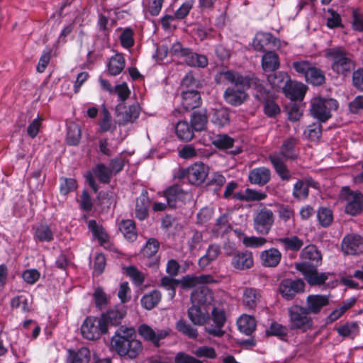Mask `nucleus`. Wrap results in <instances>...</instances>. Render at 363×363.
Here are the masks:
<instances>
[{
	"label": "nucleus",
	"mask_w": 363,
	"mask_h": 363,
	"mask_svg": "<svg viewBox=\"0 0 363 363\" xmlns=\"http://www.w3.org/2000/svg\"><path fill=\"white\" fill-rule=\"evenodd\" d=\"M140 108L138 104L129 106L123 112L118 113V123L120 125H126L133 123L140 115Z\"/></svg>",
	"instance_id": "28"
},
{
	"label": "nucleus",
	"mask_w": 363,
	"mask_h": 363,
	"mask_svg": "<svg viewBox=\"0 0 363 363\" xmlns=\"http://www.w3.org/2000/svg\"><path fill=\"white\" fill-rule=\"evenodd\" d=\"M187 315L194 325H203L210 320L209 308L206 306L192 304L187 311Z\"/></svg>",
	"instance_id": "16"
},
{
	"label": "nucleus",
	"mask_w": 363,
	"mask_h": 363,
	"mask_svg": "<svg viewBox=\"0 0 363 363\" xmlns=\"http://www.w3.org/2000/svg\"><path fill=\"white\" fill-rule=\"evenodd\" d=\"M356 302L355 298H350L344 301L340 307L335 309L328 317L329 322L337 320L349 308L354 306Z\"/></svg>",
	"instance_id": "46"
},
{
	"label": "nucleus",
	"mask_w": 363,
	"mask_h": 363,
	"mask_svg": "<svg viewBox=\"0 0 363 363\" xmlns=\"http://www.w3.org/2000/svg\"><path fill=\"white\" fill-rule=\"evenodd\" d=\"M329 303V298L325 295H309L306 298V309L309 313L318 314Z\"/></svg>",
	"instance_id": "22"
},
{
	"label": "nucleus",
	"mask_w": 363,
	"mask_h": 363,
	"mask_svg": "<svg viewBox=\"0 0 363 363\" xmlns=\"http://www.w3.org/2000/svg\"><path fill=\"white\" fill-rule=\"evenodd\" d=\"M363 240L357 234H349L342 240V249L345 254L356 255L362 252Z\"/></svg>",
	"instance_id": "17"
},
{
	"label": "nucleus",
	"mask_w": 363,
	"mask_h": 363,
	"mask_svg": "<svg viewBox=\"0 0 363 363\" xmlns=\"http://www.w3.org/2000/svg\"><path fill=\"white\" fill-rule=\"evenodd\" d=\"M67 363H89L90 352L86 347H82L77 352L68 350Z\"/></svg>",
	"instance_id": "40"
},
{
	"label": "nucleus",
	"mask_w": 363,
	"mask_h": 363,
	"mask_svg": "<svg viewBox=\"0 0 363 363\" xmlns=\"http://www.w3.org/2000/svg\"><path fill=\"white\" fill-rule=\"evenodd\" d=\"M147 199L145 196L140 197L136 200L135 216L139 220H145L148 216Z\"/></svg>",
	"instance_id": "58"
},
{
	"label": "nucleus",
	"mask_w": 363,
	"mask_h": 363,
	"mask_svg": "<svg viewBox=\"0 0 363 363\" xmlns=\"http://www.w3.org/2000/svg\"><path fill=\"white\" fill-rule=\"evenodd\" d=\"M94 301L96 306L101 310L106 308L108 303V297L104 290L98 287L95 289L93 294Z\"/></svg>",
	"instance_id": "59"
},
{
	"label": "nucleus",
	"mask_w": 363,
	"mask_h": 363,
	"mask_svg": "<svg viewBox=\"0 0 363 363\" xmlns=\"http://www.w3.org/2000/svg\"><path fill=\"white\" fill-rule=\"evenodd\" d=\"M218 84L229 82L235 86H242L243 89H252L254 96L259 101H265L271 98V94L264 86L263 82L257 77L248 78L238 72L226 70L219 72L215 77Z\"/></svg>",
	"instance_id": "3"
},
{
	"label": "nucleus",
	"mask_w": 363,
	"mask_h": 363,
	"mask_svg": "<svg viewBox=\"0 0 363 363\" xmlns=\"http://www.w3.org/2000/svg\"><path fill=\"white\" fill-rule=\"evenodd\" d=\"M301 257L303 259H308L315 262L316 263L320 262L322 259L320 252L317 247L313 245L305 247L301 252Z\"/></svg>",
	"instance_id": "54"
},
{
	"label": "nucleus",
	"mask_w": 363,
	"mask_h": 363,
	"mask_svg": "<svg viewBox=\"0 0 363 363\" xmlns=\"http://www.w3.org/2000/svg\"><path fill=\"white\" fill-rule=\"evenodd\" d=\"M108 330L107 324L101 316L87 317L81 326L82 336L89 340H98Z\"/></svg>",
	"instance_id": "8"
},
{
	"label": "nucleus",
	"mask_w": 363,
	"mask_h": 363,
	"mask_svg": "<svg viewBox=\"0 0 363 363\" xmlns=\"http://www.w3.org/2000/svg\"><path fill=\"white\" fill-rule=\"evenodd\" d=\"M119 229L127 240L133 241L137 238L135 223L132 220H122Z\"/></svg>",
	"instance_id": "44"
},
{
	"label": "nucleus",
	"mask_w": 363,
	"mask_h": 363,
	"mask_svg": "<svg viewBox=\"0 0 363 363\" xmlns=\"http://www.w3.org/2000/svg\"><path fill=\"white\" fill-rule=\"evenodd\" d=\"M126 314L125 307L123 305L114 306L101 315V318L104 323L112 325H118L121 323Z\"/></svg>",
	"instance_id": "18"
},
{
	"label": "nucleus",
	"mask_w": 363,
	"mask_h": 363,
	"mask_svg": "<svg viewBox=\"0 0 363 363\" xmlns=\"http://www.w3.org/2000/svg\"><path fill=\"white\" fill-rule=\"evenodd\" d=\"M275 241L281 244L286 251L298 252L303 246V241L296 235L277 238Z\"/></svg>",
	"instance_id": "31"
},
{
	"label": "nucleus",
	"mask_w": 363,
	"mask_h": 363,
	"mask_svg": "<svg viewBox=\"0 0 363 363\" xmlns=\"http://www.w3.org/2000/svg\"><path fill=\"white\" fill-rule=\"evenodd\" d=\"M230 228L229 216L224 213L216 219L213 230L219 235L227 233Z\"/></svg>",
	"instance_id": "52"
},
{
	"label": "nucleus",
	"mask_w": 363,
	"mask_h": 363,
	"mask_svg": "<svg viewBox=\"0 0 363 363\" xmlns=\"http://www.w3.org/2000/svg\"><path fill=\"white\" fill-rule=\"evenodd\" d=\"M267 81L274 88H281L288 84L289 76L284 72H278L267 76Z\"/></svg>",
	"instance_id": "50"
},
{
	"label": "nucleus",
	"mask_w": 363,
	"mask_h": 363,
	"mask_svg": "<svg viewBox=\"0 0 363 363\" xmlns=\"http://www.w3.org/2000/svg\"><path fill=\"white\" fill-rule=\"evenodd\" d=\"M317 216L320 224L323 227L330 225L333 218L332 211L327 208H320Z\"/></svg>",
	"instance_id": "62"
},
{
	"label": "nucleus",
	"mask_w": 363,
	"mask_h": 363,
	"mask_svg": "<svg viewBox=\"0 0 363 363\" xmlns=\"http://www.w3.org/2000/svg\"><path fill=\"white\" fill-rule=\"evenodd\" d=\"M316 187V183L312 179L298 180L293 189V196L298 199H305L308 196V187Z\"/></svg>",
	"instance_id": "30"
},
{
	"label": "nucleus",
	"mask_w": 363,
	"mask_h": 363,
	"mask_svg": "<svg viewBox=\"0 0 363 363\" xmlns=\"http://www.w3.org/2000/svg\"><path fill=\"white\" fill-rule=\"evenodd\" d=\"M345 199L347 202L345 212L355 216L363 211V194L359 191H351L348 188L343 189Z\"/></svg>",
	"instance_id": "12"
},
{
	"label": "nucleus",
	"mask_w": 363,
	"mask_h": 363,
	"mask_svg": "<svg viewBox=\"0 0 363 363\" xmlns=\"http://www.w3.org/2000/svg\"><path fill=\"white\" fill-rule=\"evenodd\" d=\"M208 174V167L202 162H195L188 168L180 169L175 177L179 179H186L194 185L202 184Z\"/></svg>",
	"instance_id": "7"
},
{
	"label": "nucleus",
	"mask_w": 363,
	"mask_h": 363,
	"mask_svg": "<svg viewBox=\"0 0 363 363\" xmlns=\"http://www.w3.org/2000/svg\"><path fill=\"white\" fill-rule=\"evenodd\" d=\"M162 294L158 290H152L145 294L141 298V305L145 309L151 310L155 308L160 301Z\"/></svg>",
	"instance_id": "41"
},
{
	"label": "nucleus",
	"mask_w": 363,
	"mask_h": 363,
	"mask_svg": "<svg viewBox=\"0 0 363 363\" xmlns=\"http://www.w3.org/2000/svg\"><path fill=\"white\" fill-rule=\"evenodd\" d=\"M269 158L275 172L282 181L288 182L291 179L292 174L280 155L272 154L269 155Z\"/></svg>",
	"instance_id": "24"
},
{
	"label": "nucleus",
	"mask_w": 363,
	"mask_h": 363,
	"mask_svg": "<svg viewBox=\"0 0 363 363\" xmlns=\"http://www.w3.org/2000/svg\"><path fill=\"white\" fill-rule=\"evenodd\" d=\"M274 40L271 33L259 32L256 34L252 42V46L257 51H263Z\"/></svg>",
	"instance_id": "42"
},
{
	"label": "nucleus",
	"mask_w": 363,
	"mask_h": 363,
	"mask_svg": "<svg viewBox=\"0 0 363 363\" xmlns=\"http://www.w3.org/2000/svg\"><path fill=\"white\" fill-rule=\"evenodd\" d=\"M284 91L291 100H301L306 92V87L302 83L290 82L284 86Z\"/></svg>",
	"instance_id": "29"
},
{
	"label": "nucleus",
	"mask_w": 363,
	"mask_h": 363,
	"mask_svg": "<svg viewBox=\"0 0 363 363\" xmlns=\"http://www.w3.org/2000/svg\"><path fill=\"white\" fill-rule=\"evenodd\" d=\"M308 83L315 86H320L325 82V73L319 68L312 66L306 77Z\"/></svg>",
	"instance_id": "45"
},
{
	"label": "nucleus",
	"mask_w": 363,
	"mask_h": 363,
	"mask_svg": "<svg viewBox=\"0 0 363 363\" xmlns=\"http://www.w3.org/2000/svg\"><path fill=\"white\" fill-rule=\"evenodd\" d=\"M183 61L191 67H205L208 65V59L205 55H199L188 49Z\"/></svg>",
	"instance_id": "37"
},
{
	"label": "nucleus",
	"mask_w": 363,
	"mask_h": 363,
	"mask_svg": "<svg viewBox=\"0 0 363 363\" xmlns=\"http://www.w3.org/2000/svg\"><path fill=\"white\" fill-rule=\"evenodd\" d=\"M116 125L112 121V117L108 111L104 108L102 111V118L99 121V131L101 133L110 131L114 132Z\"/></svg>",
	"instance_id": "51"
},
{
	"label": "nucleus",
	"mask_w": 363,
	"mask_h": 363,
	"mask_svg": "<svg viewBox=\"0 0 363 363\" xmlns=\"http://www.w3.org/2000/svg\"><path fill=\"white\" fill-rule=\"evenodd\" d=\"M277 208L278 217L281 221L284 223L294 221L295 211L292 206L286 204H278Z\"/></svg>",
	"instance_id": "48"
},
{
	"label": "nucleus",
	"mask_w": 363,
	"mask_h": 363,
	"mask_svg": "<svg viewBox=\"0 0 363 363\" xmlns=\"http://www.w3.org/2000/svg\"><path fill=\"white\" fill-rule=\"evenodd\" d=\"M159 247V242L156 239L150 238L147 241L142 252L144 256L151 257L157 252Z\"/></svg>",
	"instance_id": "63"
},
{
	"label": "nucleus",
	"mask_w": 363,
	"mask_h": 363,
	"mask_svg": "<svg viewBox=\"0 0 363 363\" xmlns=\"http://www.w3.org/2000/svg\"><path fill=\"white\" fill-rule=\"evenodd\" d=\"M81 139V129L79 125L72 123L69 125L67 133V141L71 145H77Z\"/></svg>",
	"instance_id": "57"
},
{
	"label": "nucleus",
	"mask_w": 363,
	"mask_h": 363,
	"mask_svg": "<svg viewBox=\"0 0 363 363\" xmlns=\"http://www.w3.org/2000/svg\"><path fill=\"white\" fill-rule=\"evenodd\" d=\"M208 117L206 110L193 112L191 117V125L194 131H202L206 128Z\"/></svg>",
	"instance_id": "36"
},
{
	"label": "nucleus",
	"mask_w": 363,
	"mask_h": 363,
	"mask_svg": "<svg viewBox=\"0 0 363 363\" xmlns=\"http://www.w3.org/2000/svg\"><path fill=\"white\" fill-rule=\"evenodd\" d=\"M211 316L216 326H206L205 331L214 337H222L225 331L222 329L226 322V314L223 308L213 307L211 311Z\"/></svg>",
	"instance_id": "14"
},
{
	"label": "nucleus",
	"mask_w": 363,
	"mask_h": 363,
	"mask_svg": "<svg viewBox=\"0 0 363 363\" xmlns=\"http://www.w3.org/2000/svg\"><path fill=\"white\" fill-rule=\"evenodd\" d=\"M325 56L331 63V69L339 74L347 75L354 68L351 55L342 48H330Z\"/></svg>",
	"instance_id": "4"
},
{
	"label": "nucleus",
	"mask_w": 363,
	"mask_h": 363,
	"mask_svg": "<svg viewBox=\"0 0 363 363\" xmlns=\"http://www.w3.org/2000/svg\"><path fill=\"white\" fill-rule=\"evenodd\" d=\"M179 281L169 277H164L161 279V286L169 291V296L172 299L176 294L175 288Z\"/></svg>",
	"instance_id": "61"
},
{
	"label": "nucleus",
	"mask_w": 363,
	"mask_h": 363,
	"mask_svg": "<svg viewBox=\"0 0 363 363\" xmlns=\"http://www.w3.org/2000/svg\"><path fill=\"white\" fill-rule=\"evenodd\" d=\"M176 329L191 339H196L199 335L197 329L183 319L176 323Z\"/></svg>",
	"instance_id": "47"
},
{
	"label": "nucleus",
	"mask_w": 363,
	"mask_h": 363,
	"mask_svg": "<svg viewBox=\"0 0 363 363\" xmlns=\"http://www.w3.org/2000/svg\"><path fill=\"white\" fill-rule=\"evenodd\" d=\"M267 240L263 237L245 236L242 238V243L247 247H259L264 245Z\"/></svg>",
	"instance_id": "64"
},
{
	"label": "nucleus",
	"mask_w": 363,
	"mask_h": 363,
	"mask_svg": "<svg viewBox=\"0 0 363 363\" xmlns=\"http://www.w3.org/2000/svg\"><path fill=\"white\" fill-rule=\"evenodd\" d=\"M34 240L39 242H51L54 239V234L50 228L46 224L36 226L33 235Z\"/></svg>",
	"instance_id": "39"
},
{
	"label": "nucleus",
	"mask_w": 363,
	"mask_h": 363,
	"mask_svg": "<svg viewBox=\"0 0 363 363\" xmlns=\"http://www.w3.org/2000/svg\"><path fill=\"white\" fill-rule=\"evenodd\" d=\"M281 257V252L275 247L265 250L259 255L261 264L266 267H277L280 263Z\"/></svg>",
	"instance_id": "20"
},
{
	"label": "nucleus",
	"mask_w": 363,
	"mask_h": 363,
	"mask_svg": "<svg viewBox=\"0 0 363 363\" xmlns=\"http://www.w3.org/2000/svg\"><path fill=\"white\" fill-rule=\"evenodd\" d=\"M164 0H145L143 2V10L152 16L160 14Z\"/></svg>",
	"instance_id": "49"
},
{
	"label": "nucleus",
	"mask_w": 363,
	"mask_h": 363,
	"mask_svg": "<svg viewBox=\"0 0 363 363\" xmlns=\"http://www.w3.org/2000/svg\"><path fill=\"white\" fill-rule=\"evenodd\" d=\"M212 144L219 149H229L233 146L234 139L228 135L220 134L212 139Z\"/></svg>",
	"instance_id": "55"
},
{
	"label": "nucleus",
	"mask_w": 363,
	"mask_h": 363,
	"mask_svg": "<svg viewBox=\"0 0 363 363\" xmlns=\"http://www.w3.org/2000/svg\"><path fill=\"white\" fill-rule=\"evenodd\" d=\"M274 220L275 216L272 210L265 207L261 208L255 214L253 218L254 229L257 233L267 235L271 231Z\"/></svg>",
	"instance_id": "9"
},
{
	"label": "nucleus",
	"mask_w": 363,
	"mask_h": 363,
	"mask_svg": "<svg viewBox=\"0 0 363 363\" xmlns=\"http://www.w3.org/2000/svg\"><path fill=\"white\" fill-rule=\"evenodd\" d=\"M215 280L211 275L201 274L199 276H185L181 279V285L184 289L196 287L191 294L192 304L206 306L209 308L214 301L213 291L204 284L213 283Z\"/></svg>",
	"instance_id": "2"
},
{
	"label": "nucleus",
	"mask_w": 363,
	"mask_h": 363,
	"mask_svg": "<svg viewBox=\"0 0 363 363\" xmlns=\"http://www.w3.org/2000/svg\"><path fill=\"white\" fill-rule=\"evenodd\" d=\"M239 330L245 334L251 335L256 328V320L252 315L243 314L237 320Z\"/></svg>",
	"instance_id": "34"
},
{
	"label": "nucleus",
	"mask_w": 363,
	"mask_h": 363,
	"mask_svg": "<svg viewBox=\"0 0 363 363\" xmlns=\"http://www.w3.org/2000/svg\"><path fill=\"white\" fill-rule=\"evenodd\" d=\"M88 228L99 242L103 245L108 241V235L105 231L103 226L97 223L95 220H90L88 222Z\"/></svg>",
	"instance_id": "38"
},
{
	"label": "nucleus",
	"mask_w": 363,
	"mask_h": 363,
	"mask_svg": "<svg viewBox=\"0 0 363 363\" xmlns=\"http://www.w3.org/2000/svg\"><path fill=\"white\" fill-rule=\"evenodd\" d=\"M111 345L118 354L130 359L137 357L143 351L142 342L135 338V330L132 327L118 328L111 337Z\"/></svg>",
	"instance_id": "1"
},
{
	"label": "nucleus",
	"mask_w": 363,
	"mask_h": 363,
	"mask_svg": "<svg viewBox=\"0 0 363 363\" xmlns=\"http://www.w3.org/2000/svg\"><path fill=\"white\" fill-rule=\"evenodd\" d=\"M94 176H95L101 183L108 184L111 181L112 174L111 170L109 169L104 164H98L86 175V179L89 186L96 193L99 189V186L96 184Z\"/></svg>",
	"instance_id": "10"
},
{
	"label": "nucleus",
	"mask_w": 363,
	"mask_h": 363,
	"mask_svg": "<svg viewBox=\"0 0 363 363\" xmlns=\"http://www.w3.org/2000/svg\"><path fill=\"white\" fill-rule=\"evenodd\" d=\"M296 268L304 276V278L310 285H320L325 283L328 279L325 273H318L315 266L303 262L296 264Z\"/></svg>",
	"instance_id": "11"
},
{
	"label": "nucleus",
	"mask_w": 363,
	"mask_h": 363,
	"mask_svg": "<svg viewBox=\"0 0 363 363\" xmlns=\"http://www.w3.org/2000/svg\"><path fill=\"white\" fill-rule=\"evenodd\" d=\"M261 64L264 72L275 71L280 66L279 55L273 51L267 52L262 57Z\"/></svg>",
	"instance_id": "32"
},
{
	"label": "nucleus",
	"mask_w": 363,
	"mask_h": 363,
	"mask_svg": "<svg viewBox=\"0 0 363 363\" xmlns=\"http://www.w3.org/2000/svg\"><path fill=\"white\" fill-rule=\"evenodd\" d=\"M338 107L335 99L315 97L311 101L310 111L313 117L320 122H325L331 118V112Z\"/></svg>",
	"instance_id": "6"
},
{
	"label": "nucleus",
	"mask_w": 363,
	"mask_h": 363,
	"mask_svg": "<svg viewBox=\"0 0 363 363\" xmlns=\"http://www.w3.org/2000/svg\"><path fill=\"white\" fill-rule=\"evenodd\" d=\"M359 326L356 323H347L337 328L339 335L353 339L358 333Z\"/></svg>",
	"instance_id": "53"
},
{
	"label": "nucleus",
	"mask_w": 363,
	"mask_h": 363,
	"mask_svg": "<svg viewBox=\"0 0 363 363\" xmlns=\"http://www.w3.org/2000/svg\"><path fill=\"white\" fill-rule=\"evenodd\" d=\"M271 178L270 170L264 167H257L252 169L248 175L249 182L252 184L264 186L267 184Z\"/></svg>",
	"instance_id": "21"
},
{
	"label": "nucleus",
	"mask_w": 363,
	"mask_h": 363,
	"mask_svg": "<svg viewBox=\"0 0 363 363\" xmlns=\"http://www.w3.org/2000/svg\"><path fill=\"white\" fill-rule=\"evenodd\" d=\"M261 294L259 290L254 288H247L243 291L242 303L249 308L254 309L259 302Z\"/></svg>",
	"instance_id": "33"
},
{
	"label": "nucleus",
	"mask_w": 363,
	"mask_h": 363,
	"mask_svg": "<svg viewBox=\"0 0 363 363\" xmlns=\"http://www.w3.org/2000/svg\"><path fill=\"white\" fill-rule=\"evenodd\" d=\"M239 87H228L225 91L224 99L232 106H240L247 99L248 96L245 91V89L242 86Z\"/></svg>",
	"instance_id": "19"
},
{
	"label": "nucleus",
	"mask_w": 363,
	"mask_h": 363,
	"mask_svg": "<svg viewBox=\"0 0 363 363\" xmlns=\"http://www.w3.org/2000/svg\"><path fill=\"white\" fill-rule=\"evenodd\" d=\"M125 66L124 57L121 53H116L111 57L108 63V72L112 76L118 75Z\"/></svg>",
	"instance_id": "35"
},
{
	"label": "nucleus",
	"mask_w": 363,
	"mask_h": 363,
	"mask_svg": "<svg viewBox=\"0 0 363 363\" xmlns=\"http://www.w3.org/2000/svg\"><path fill=\"white\" fill-rule=\"evenodd\" d=\"M229 113L227 109L216 110L212 116V122L219 128L224 127L229 123Z\"/></svg>",
	"instance_id": "56"
},
{
	"label": "nucleus",
	"mask_w": 363,
	"mask_h": 363,
	"mask_svg": "<svg viewBox=\"0 0 363 363\" xmlns=\"http://www.w3.org/2000/svg\"><path fill=\"white\" fill-rule=\"evenodd\" d=\"M298 139L289 138L285 140L281 145L279 155L283 159L294 160L298 156V150L296 147Z\"/></svg>",
	"instance_id": "23"
},
{
	"label": "nucleus",
	"mask_w": 363,
	"mask_h": 363,
	"mask_svg": "<svg viewBox=\"0 0 363 363\" xmlns=\"http://www.w3.org/2000/svg\"><path fill=\"white\" fill-rule=\"evenodd\" d=\"M138 331L144 340L150 341L157 346L159 345L160 340L164 339L169 334V330H154L147 324L140 325L138 327Z\"/></svg>",
	"instance_id": "15"
},
{
	"label": "nucleus",
	"mask_w": 363,
	"mask_h": 363,
	"mask_svg": "<svg viewBox=\"0 0 363 363\" xmlns=\"http://www.w3.org/2000/svg\"><path fill=\"white\" fill-rule=\"evenodd\" d=\"M20 306L23 313H28L30 311V303L28 298L23 295L15 296L11 301V307L12 308H17Z\"/></svg>",
	"instance_id": "60"
},
{
	"label": "nucleus",
	"mask_w": 363,
	"mask_h": 363,
	"mask_svg": "<svg viewBox=\"0 0 363 363\" xmlns=\"http://www.w3.org/2000/svg\"><path fill=\"white\" fill-rule=\"evenodd\" d=\"M232 265L240 270L250 269L253 266V256L251 252L245 251L235 255L232 259Z\"/></svg>",
	"instance_id": "27"
},
{
	"label": "nucleus",
	"mask_w": 363,
	"mask_h": 363,
	"mask_svg": "<svg viewBox=\"0 0 363 363\" xmlns=\"http://www.w3.org/2000/svg\"><path fill=\"white\" fill-rule=\"evenodd\" d=\"M305 284L300 279H286L281 281L279 290L282 297L286 300H291L297 294L303 292Z\"/></svg>",
	"instance_id": "13"
},
{
	"label": "nucleus",
	"mask_w": 363,
	"mask_h": 363,
	"mask_svg": "<svg viewBox=\"0 0 363 363\" xmlns=\"http://www.w3.org/2000/svg\"><path fill=\"white\" fill-rule=\"evenodd\" d=\"M164 196L167 202L169 208H176L177 202L184 199L185 192L178 185H173L167 188L164 192Z\"/></svg>",
	"instance_id": "26"
},
{
	"label": "nucleus",
	"mask_w": 363,
	"mask_h": 363,
	"mask_svg": "<svg viewBox=\"0 0 363 363\" xmlns=\"http://www.w3.org/2000/svg\"><path fill=\"white\" fill-rule=\"evenodd\" d=\"M175 129L177 137L181 140L189 141L194 138V130L186 121H179Z\"/></svg>",
	"instance_id": "43"
},
{
	"label": "nucleus",
	"mask_w": 363,
	"mask_h": 363,
	"mask_svg": "<svg viewBox=\"0 0 363 363\" xmlns=\"http://www.w3.org/2000/svg\"><path fill=\"white\" fill-rule=\"evenodd\" d=\"M289 324L291 329L306 332L313 328V320L308 310L298 305H293L288 309Z\"/></svg>",
	"instance_id": "5"
},
{
	"label": "nucleus",
	"mask_w": 363,
	"mask_h": 363,
	"mask_svg": "<svg viewBox=\"0 0 363 363\" xmlns=\"http://www.w3.org/2000/svg\"><path fill=\"white\" fill-rule=\"evenodd\" d=\"M182 106L186 110H191L200 106L201 95L196 90H186L182 92Z\"/></svg>",
	"instance_id": "25"
}]
</instances>
